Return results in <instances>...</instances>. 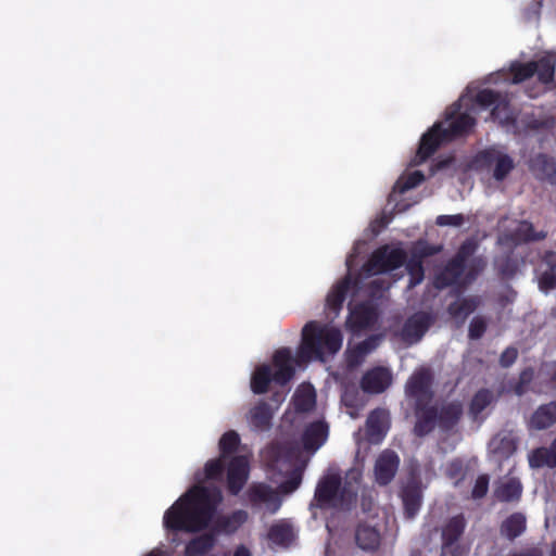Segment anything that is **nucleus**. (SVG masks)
<instances>
[{
    "instance_id": "423d86ee",
    "label": "nucleus",
    "mask_w": 556,
    "mask_h": 556,
    "mask_svg": "<svg viewBox=\"0 0 556 556\" xmlns=\"http://www.w3.org/2000/svg\"><path fill=\"white\" fill-rule=\"evenodd\" d=\"M544 375L547 377V382L551 387L556 386V361L545 362L541 367ZM556 424V401L548 402L540 405L531 415L528 428L530 430H545Z\"/></svg>"
},
{
    "instance_id": "8fccbe9b",
    "label": "nucleus",
    "mask_w": 556,
    "mask_h": 556,
    "mask_svg": "<svg viewBox=\"0 0 556 556\" xmlns=\"http://www.w3.org/2000/svg\"><path fill=\"white\" fill-rule=\"evenodd\" d=\"M301 482H302V469L295 468L291 472L290 477L280 483L279 489L283 493H287V494L292 493L300 486Z\"/></svg>"
},
{
    "instance_id": "e2e57ef3",
    "label": "nucleus",
    "mask_w": 556,
    "mask_h": 556,
    "mask_svg": "<svg viewBox=\"0 0 556 556\" xmlns=\"http://www.w3.org/2000/svg\"><path fill=\"white\" fill-rule=\"evenodd\" d=\"M233 556H251V553L245 546L240 545L236 548Z\"/></svg>"
},
{
    "instance_id": "7c9ffc66",
    "label": "nucleus",
    "mask_w": 556,
    "mask_h": 556,
    "mask_svg": "<svg viewBox=\"0 0 556 556\" xmlns=\"http://www.w3.org/2000/svg\"><path fill=\"white\" fill-rule=\"evenodd\" d=\"M268 539L280 546H289L295 539L293 527L286 520H280L270 526Z\"/></svg>"
},
{
    "instance_id": "338daca9",
    "label": "nucleus",
    "mask_w": 556,
    "mask_h": 556,
    "mask_svg": "<svg viewBox=\"0 0 556 556\" xmlns=\"http://www.w3.org/2000/svg\"><path fill=\"white\" fill-rule=\"evenodd\" d=\"M549 556H556V542L552 546L551 555Z\"/></svg>"
},
{
    "instance_id": "a19ab883",
    "label": "nucleus",
    "mask_w": 556,
    "mask_h": 556,
    "mask_svg": "<svg viewBox=\"0 0 556 556\" xmlns=\"http://www.w3.org/2000/svg\"><path fill=\"white\" fill-rule=\"evenodd\" d=\"M316 393L313 388L300 389L294 394V407L296 412L307 413L315 407Z\"/></svg>"
},
{
    "instance_id": "cd10ccee",
    "label": "nucleus",
    "mask_w": 556,
    "mask_h": 556,
    "mask_svg": "<svg viewBox=\"0 0 556 556\" xmlns=\"http://www.w3.org/2000/svg\"><path fill=\"white\" fill-rule=\"evenodd\" d=\"M532 63L536 66L535 75L541 84L549 85L555 81L556 53L547 52Z\"/></svg>"
},
{
    "instance_id": "f257e3e1",
    "label": "nucleus",
    "mask_w": 556,
    "mask_h": 556,
    "mask_svg": "<svg viewBox=\"0 0 556 556\" xmlns=\"http://www.w3.org/2000/svg\"><path fill=\"white\" fill-rule=\"evenodd\" d=\"M222 491L216 486L195 484L185 492L165 513L163 525L167 531L200 533L210 528L217 534H233L247 522L249 515L237 509L215 517Z\"/></svg>"
},
{
    "instance_id": "b1692460",
    "label": "nucleus",
    "mask_w": 556,
    "mask_h": 556,
    "mask_svg": "<svg viewBox=\"0 0 556 556\" xmlns=\"http://www.w3.org/2000/svg\"><path fill=\"white\" fill-rule=\"evenodd\" d=\"M217 543V536L210 530L190 539L184 548V556H206Z\"/></svg>"
},
{
    "instance_id": "79ce46f5",
    "label": "nucleus",
    "mask_w": 556,
    "mask_h": 556,
    "mask_svg": "<svg viewBox=\"0 0 556 556\" xmlns=\"http://www.w3.org/2000/svg\"><path fill=\"white\" fill-rule=\"evenodd\" d=\"M494 266L498 276L503 279L513 278L518 271V262L511 255H503L496 257L494 261Z\"/></svg>"
},
{
    "instance_id": "6e6d98bb",
    "label": "nucleus",
    "mask_w": 556,
    "mask_h": 556,
    "mask_svg": "<svg viewBox=\"0 0 556 556\" xmlns=\"http://www.w3.org/2000/svg\"><path fill=\"white\" fill-rule=\"evenodd\" d=\"M465 217L463 214L455 215H439L437 217L435 224L438 226H453L459 227L464 224Z\"/></svg>"
},
{
    "instance_id": "c85d7f7f",
    "label": "nucleus",
    "mask_w": 556,
    "mask_h": 556,
    "mask_svg": "<svg viewBox=\"0 0 556 556\" xmlns=\"http://www.w3.org/2000/svg\"><path fill=\"white\" fill-rule=\"evenodd\" d=\"M368 435L374 439H381L389 428V413L384 408H375L370 412L367 421Z\"/></svg>"
},
{
    "instance_id": "0eeeda50",
    "label": "nucleus",
    "mask_w": 556,
    "mask_h": 556,
    "mask_svg": "<svg viewBox=\"0 0 556 556\" xmlns=\"http://www.w3.org/2000/svg\"><path fill=\"white\" fill-rule=\"evenodd\" d=\"M432 376L428 369L415 371L406 382L405 393L408 397L415 400V417L418 416L420 408L425 409L431 405L433 399Z\"/></svg>"
},
{
    "instance_id": "a18cd8bd",
    "label": "nucleus",
    "mask_w": 556,
    "mask_h": 556,
    "mask_svg": "<svg viewBox=\"0 0 556 556\" xmlns=\"http://www.w3.org/2000/svg\"><path fill=\"white\" fill-rule=\"evenodd\" d=\"M534 378V369L527 367L519 374L517 382L513 387V391L516 395L522 396L529 390L530 383Z\"/></svg>"
},
{
    "instance_id": "72a5a7b5",
    "label": "nucleus",
    "mask_w": 556,
    "mask_h": 556,
    "mask_svg": "<svg viewBox=\"0 0 556 556\" xmlns=\"http://www.w3.org/2000/svg\"><path fill=\"white\" fill-rule=\"evenodd\" d=\"M495 401L492 390L488 388L479 389L469 403V415L477 420L481 413Z\"/></svg>"
},
{
    "instance_id": "dca6fc26",
    "label": "nucleus",
    "mask_w": 556,
    "mask_h": 556,
    "mask_svg": "<svg viewBox=\"0 0 556 556\" xmlns=\"http://www.w3.org/2000/svg\"><path fill=\"white\" fill-rule=\"evenodd\" d=\"M400 466V457L392 450L381 452L375 463V479L379 485H388L395 477Z\"/></svg>"
},
{
    "instance_id": "f3484780",
    "label": "nucleus",
    "mask_w": 556,
    "mask_h": 556,
    "mask_svg": "<svg viewBox=\"0 0 556 556\" xmlns=\"http://www.w3.org/2000/svg\"><path fill=\"white\" fill-rule=\"evenodd\" d=\"M274 382L286 386L295 374L294 359L289 348H280L273 355Z\"/></svg>"
},
{
    "instance_id": "2eb2a0df",
    "label": "nucleus",
    "mask_w": 556,
    "mask_h": 556,
    "mask_svg": "<svg viewBox=\"0 0 556 556\" xmlns=\"http://www.w3.org/2000/svg\"><path fill=\"white\" fill-rule=\"evenodd\" d=\"M443 142H450L444 135L441 123H435L422 136L416 153V163L420 164L429 159Z\"/></svg>"
},
{
    "instance_id": "aec40b11",
    "label": "nucleus",
    "mask_w": 556,
    "mask_h": 556,
    "mask_svg": "<svg viewBox=\"0 0 556 556\" xmlns=\"http://www.w3.org/2000/svg\"><path fill=\"white\" fill-rule=\"evenodd\" d=\"M523 486L516 477L498 480L493 490V497L500 503L517 504L520 502Z\"/></svg>"
},
{
    "instance_id": "bf43d9fd",
    "label": "nucleus",
    "mask_w": 556,
    "mask_h": 556,
    "mask_svg": "<svg viewBox=\"0 0 556 556\" xmlns=\"http://www.w3.org/2000/svg\"><path fill=\"white\" fill-rule=\"evenodd\" d=\"M464 471L463 462L458 458L451 460L446 467V475L451 479H462Z\"/></svg>"
},
{
    "instance_id": "412c9836",
    "label": "nucleus",
    "mask_w": 556,
    "mask_h": 556,
    "mask_svg": "<svg viewBox=\"0 0 556 556\" xmlns=\"http://www.w3.org/2000/svg\"><path fill=\"white\" fill-rule=\"evenodd\" d=\"M467 526L463 514L451 517L442 527V554L451 552L452 547L459 541Z\"/></svg>"
},
{
    "instance_id": "5fc2aeb1",
    "label": "nucleus",
    "mask_w": 556,
    "mask_h": 556,
    "mask_svg": "<svg viewBox=\"0 0 556 556\" xmlns=\"http://www.w3.org/2000/svg\"><path fill=\"white\" fill-rule=\"evenodd\" d=\"M407 270L414 278L417 277L416 282H419L424 278L422 260L419 258V256H415V253H413L407 263Z\"/></svg>"
},
{
    "instance_id": "c03bdc74",
    "label": "nucleus",
    "mask_w": 556,
    "mask_h": 556,
    "mask_svg": "<svg viewBox=\"0 0 556 556\" xmlns=\"http://www.w3.org/2000/svg\"><path fill=\"white\" fill-rule=\"evenodd\" d=\"M225 460L226 458L220 455L217 458L208 460L204 467L205 478L207 480L220 481L226 469Z\"/></svg>"
},
{
    "instance_id": "864d4df0",
    "label": "nucleus",
    "mask_w": 556,
    "mask_h": 556,
    "mask_svg": "<svg viewBox=\"0 0 556 556\" xmlns=\"http://www.w3.org/2000/svg\"><path fill=\"white\" fill-rule=\"evenodd\" d=\"M539 287L543 291L556 288V273L554 268L544 271L539 279Z\"/></svg>"
},
{
    "instance_id": "603ef678",
    "label": "nucleus",
    "mask_w": 556,
    "mask_h": 556,
    "mask_svg": "<svg viewBox=\"0 0 556 556\" xmlns=\"http://www.w3.org/2000/svg\"><path fill=\"white\" fill-rule=\"evenodd\" d=\"M489 482H490V478L488 475L483 473V475L478 476V478L476 479L475 485L472 488V491H471L472 498H475V500L483 498L489 491Z\"/></svg>"
},
{
    "instance_id": "37998d69",
    "label": "nucleus",
    "mask_w": 556,
    "mask_h": 556,
    "mask_svg": "<svg viewBox=\"0 0 556 556\" xmlns=\"http://www.w3.org/2000/svg\"><path fill=\"white\" fill-rule=\"evenodd\" d=\"M239 445L240 437L235 430L225 432L218 443L220 456L227 458L238 450Z\"/></svg>"
},
{
    "instance_id": "0e129e2a",
    "label": "nucleus",
    "mask_w": 556,
    "mask_h": 556,
    "mask_svg": "<svg viewBox=\"0 0 556 556\" xmlns=\"http://www.w3.org/2000/svg\"><path fill=\"white\" fill-rule=\"evenodd\" d=\"M451 163V160L450 159H446V160H443V161H439L438 163L434 164V170H440L442 168H445L450 165Z\"/></svg>"
},
{
    "instance_id": "a878e982",
    "label": "nucleus",
    "mask_w": 556,
    "mask_h": 556,
    "mask_svg": "<svg viewBox=\"0 0 556 556\" xmlns=\"http://www.w3.org/2000/svg\"><path fill=\"white\" fill-rule=\"evenodd\" d=\"M527 530V517L521 511H515L506 517L500 525V533L506 540L513 542Z\"/></svg>"
},
{
    "instance_id": "f03ea898",
    "label": "nucleus",
    "mask_w": 556,
    "mask_h": 556,
    "mask_svg": "<svg viewBox=\"0 0 556 556\" xmlns=\"http://www.w3.org/2000/svg\"><path fill=\"white\" fill-rule=\"evenodd\" d=\"M343 337L339 329L311 320L302 329L298 356L301 361H324L325 355H334L342 346Z\"/></svg>"
},
{
    "instance_id": "4d7b16f0",
    "label": "nucleus",
    "mask_w": 556,
    "mask_h": 556,
    "mask_svg": "<svg viewBox=\"0 0 556 556\" xmlns=\"http://www.w3.org/2000/svg\"><path fill=\"white\" fill-rule=\"evenodd\" d=\"M518 358V350L515 346L506 348L500 356V365L503 368L510 367Z\"/></svg>"
},
{
    "instance_id": "c9c22d12",
    "label": "nucleus",
    "mask_w": 556,
    "mask_h": 556,
    "mask_svg": "<svg viewBox=\"0 0 556 556\" xmlns=\"http://www.w3.org/2000/svg\"><path fill=\"white\" fill-rule=\"evenodd\" d=\"M352 281L350 276L338 282L327 295V306L334 312L341 309L343 302L351 288Z\"/></svg>"
},
{
    "instance_id": "7ed1b4c3",
    "label": "nucleus",
    "mask_w": 556,
    "mask_h": 556,
    "mask_svg": "<svg viewBox=\"0 0 556 556\" xmlns=\"http://www.w3.org/2000/svg\"><path fill=\"white\" fill-rule=\"evenodd\" d=\"M464 405L460 401L454 400L443 403L440 407L431 404L425 409L420 408L414 425V434L424 438L430 434L438 426L441 431H452L462 420Z\"/></svg>"
},
{
    "instance_id": "3c124183",
    "label": "nucleus",
    "mask_w": 556,
    "mask_h": 556,
    "mask_svg": "<svg viewBox=\"0 0 556 556\" xmlns=\"http://www.w3.org/2000/svg\"><path fill=\"white\" fill-rule=\"evenodd\" d=\"M485 331H486L485 320L480 316L473 317L469 324L468 337L471 340H478V339L482 338V336L484 334Z\"/></svg>"
},
{
    "instance_id": "9d476101",
    "label": "nucleus",
    "mask_w": 556,
    "mask_h": 556,
    "mask_svg": "<svg viewBox=\"0 0 556 556\" xmlns=\"http://www.w3.org/2000/svg\"><path fill=\"white\" fill-rule=\"evenodd\" d=\"M460 104L456 102L445 112V119L450 124L443 129L448 141L468 136L476 125V118L467 112L460 113Z\"/></svg>"
},
{
    "instance_id": "09e8293b",
    "label": "nucleus",
    "mask_w": 556,
    "mask_h": 556,
    "mask_svg": "<svg viewBox=\"0 0 556 556\" xmlns=\"http://www.w3.org/2000/svg\"><path fill=\"white\" fill-rule=\"evenodd\" d=\"M501 100V94L492 89H482L475 98L476 103L483 108L496 105Z\"/></svg>"
},
{
    "instance_id": "4c0bfd02",
    "label": "nucleus",
    "mask_w": 556,
    "mask_h": 556,
    "mask_svg": "<svg viewBox=\"0 0 556 556\" xmlns=\"http://www.w3.org/2000/svg\"><path fill=\"white\" fill-rule=\"evenodd\" d=\"M534 63L532 61L522 63L513 61L509 65V74L511 75L510 83L514 85L521 84L535 75Z\"/></svg>"
},
{
    "instance_id": "58836bf2",
    "label": "nucleus",
    "mask_w": 556,
    "mask_h": 556,
    "mask_svg": "<svg viewBox=\"0 0 556 556\" xmlns=\"http://www.w3.org/2000/svg\"><path fill=\"white\" fill-rule=\"evenodd\" d=\"M425 180V175L420 170H414L407 175H402L393 186V192L403 194L406 191L416 188Z\"/></svg>"
},
{
    "instance_id": "6e6552de",
    "label": "nucleus",
    "mask_w": 556,
    "mask_h": 556,
    "mask_svg": "<svg viewBox=\"0 0 556 556\" xmlns=\"http://www.w3.org/2000/svg\"><path fill=\"white\" fill-rule=\"evenodd\" d=\"M472 164L477 169H485L494 165L493 178L497 181H503L515 168L514 160L495 148L479 151Z\"/></svg>"
},
{
    "instance_id": "473e14b6",
    "label": "nucleus",
    "mask_w": 556,
    "mask_h": 556,
    "mask_svg": "<svg viewBox=\"0 0 556 556\" xmlns=\"http://www.w3.org/2000/svg\"><path fill=\"white\" fill-rule=\"evenodd\" d=\"M478 301L476 298H463L450 303L447 306V313L453 319L463 324L467 317L476 311Z\"/></svg>"
},
{
    "instance_id": "5701e85b",
    "label": "nucleus",
    "mask_w": 556,
    "mask_h": 556,
    "mask_svg": "<svg viewBox=\"0 0 556 556\" xmlns=\"http://www.w3.org/2000/svg\"><path fill=\"white\" fill-rule=\"evenodd\" d=\"M327 435L328 425L321 420L313 421L302 433V445L305 451L316 452L325 443Z\"/></svg>"
},
{
    "instance_id": "f8f14e48",
    "label": "nucleus",
    "mask_w": 556,
    "mask_h": 556,
    "mask_svg": "<svg viewBox=\"0 0 556 556\" xmlns=\"http://www.w3.org/2000/svg\"><path fill=\"white\" fill-rule=\"evenodd\" d=\"M247 498L252 507L264 505L270 514L281 507L279 493L265 482H253L247 490Z\"/></svg>"
},
{
    "instance_id": "39448f33",
    "label": "nucleus",
    "mask_w": 556,
    "mask_h": 556,
    "mask_svg": "<svg viewBox=\"0 0 556 556\" xmlns=\"http://www.w3.org/2000/svg\"><path fill=\"white\" fill-rule=\"evenodd\" d=\"M406 257L404 250L383 245L372 252L368 261L362 266V271L367 277L392 271L403 266Z\"/></svg>"
},
{
    "instance_id": "1a4fd4ad",
    "label": "nucleus",
    "mask_w": 556,
    "mask_h": 556,
    "mask_svg": "<svg viewBox=\"0 0 556 556\" xmlns=\"http://www.w3.org/2000/svg\"><path fill=\"white\" fill-rule=\"evenodd\" d=\"M382 532L378 525L367 520L358 521L353 529V543L357 549L367 555L379 552L382 545Z\"/></svg>"
},
{
    "instance_id": "052dcab7",
    "label": "nucleus",
    "mask_w": 556,
    "mask_h": 556,
    "mask_svg": "<svg viewBox=\"0 0 556 556\" xmlns=\"http://www.w3.org/2000/svg\"><path fill=\"white\" fill-rule=\"evenodd\" d=\"M375 340L372 338L365 339L359 342L352 351V355L362 357L375 349Z\"/></svg>"
},
{
    "instance_id": "bb28decb",
    "label": "nucleus",
    "mask_w": 556,
    "mask_h": 556,
    "mask_svg": "<svg viewBox=\"0 0 556 556\" xmlns=\"http://www.w3.org/2000/svg\"><path fill=\"white\" fill-rule=\"evenodd\" d=\"M547 237L546 231H536L529 220H520L516 228L510 232L509 239L515 244L542 241Z\"/></svg>"
},
{
    "instance_id": "13d9d810",
    "label": "nucleus",
    "mask_w": 556,
    "mask_h": 556,
    "mask_svg": "<svg viewBox=\"0 0 556 556\" xmlns=\"http://www.w3.org/2000/svg\"><path fill=\"white\" fill-rule=\"evenodd\" d=\"M440 251V248L429 245L426 242H419L415 245L413 253H415V256H419V258L424 260L425 257L434 255Z\"/></svg>"
},
{
    "instance_id": "680f3d73",
    "label": "nucleus",
    "mask_w": 556,
    "mask_h": 556,
    "mask_svg": "<svg viewBox=\"0 0 556 556\" xmlns=\"http://www.w3.org/2000/svg\"><path fill=\"white\" fill-rule=\"evenodd\" d=\"M551 456L552 468L556 467V438L552 441L549 447H547Z\"/></svg>"
},
{
    "instance_id": "c756f323",
    "label": "nucleus",
    "mask_w": 556,
    "mask_h": 556,
    "mask_svg": "<svg viewBox=\"0 0 556 556\" xmlns=\"http://www.w3.org/2000/svg\"><path fill=\"white\" fill-rule=\"evenodd\" d=\"M421 490L417 483H408L402 490V501L407 518H414L421 506Z\"/></svg>"
},
{
    "instance_id": "a211bd4d",
    "label": "nucleus",
    "mask_w": 556,
    "mask_h": 556,
    "mask_svg": "<svg viewBox=\"0 0 556 556\" xmlns=\"http://www.w3.org/2000/svg\"><path fill=\"white\" fill-rule=\"evenodd\" d=\"M392 383V374L388 368L375 367L367 370L361 379V388L365 393L380 394Z\"/></svg>"
},
{
    "instance_id": "49530a36",
    "label": "nucleus",
    "mask_w": 556,
    "mask_h": 556,
    "mask_svg": "<svg viewBox=\"0 0 556 556\" xmlns=\"http://www.w3.org/2000/svg\"><path fill=\"white\" fill-rule=\"evenodd\" d=\"M476 250L477 243L471 239H467L460 244L453 258L466 266V262L475 254Z\"/></svg>"
},
{
    "instance_id": "69168bd1",
    "label": "nucleus",
    "mask_w": 556,
    "mask_h": 556,
    "mask_svg": "<svg viewBox=\"0 0 556 556\" xmlns=\"http://www.w3.org/2000/svg\"><path fill=\"white\" fill-rule=\"evenodd\" d=\"M144 556H164V552L159 548H155V549H152L151 552H149Z\"/></svg>"
},
{
    "instance_id": "e433bc0d",
    "label": "nucleus",
    "mask_w": 556,
    "mask_h": 556,
    "mask_svg": "<svg viewBox=\"0 0 556 556\" xmlns=\"http://www.w3.org/2000/svg\"><path fill=\"white\" fill-rule=\"evenodd\" d=\"M518 440L511 432L498 433L492 440L493 450L503 457H510L517 450Z\"/></svg>"
},
{
    "instance_id": "4be33fe9",
    "label": "nucleus",
    "mask_w": 556,
    "mask_h": 556,
    "mask_svg": "<svg viewBox=\"0 0 556 556\" xmlns=\"http://www.w3.org/2000/svg\"><path fill=\"white\" fill-rule=\"evenodd\" d=\"M466 266L455 261L453 257L445 264L443 269L434 276L433 285L442 290L451 286L462 287L463 275Z\"/></svg>"
},
{
    "instance_id": "ddd939ff",
    "label": "nucleus",
    "mask_w": 556,
    "mask_h": 556,
    "mask_svg": "<svg viewBox=\"0 0 556 556\" xmlns=\"http://www.w3.org/2000/svg\"><path fill=\"white\" fill-rule=\"evenodd\" d=\"M271 401L275 403V407L266 401L261 400L249 410L247 419L253 430L265 431L270 428L274 412L283 401V396L276 392L273 394Z\"/></svg>"
},
{
    "instance_id": "f704fd0d",
    "label": "nucleus",
    "mask_w": 556,
    "mask_h": 556,
    "mask_svg": "<svg viewBox=\"0 0 556 556\" xmlns=\"http://www.w3.org/2000/svg\"><path fill=\"white\" fill-rule=\"evenodd\" d=\"M491 116L503 127H516L517 115L507 100H501L491 111Z\"/></svg>"
},
{
    "instance_id": "ea45409f",
    "label": "nucleus",
    "mask_w": 556,
    "mask_h": 556,
    "mask_svg": "<svg viewBox=\"0 0 556 556\" xmlns=\"http://www.w3.org/2000/svg\"><path fill=\"white\" fill-rule=\"evenodd\" d=\"M486 267V262L482 256L471 257L468 262H466V269L464 273L462 287H467L472 283L478 276L484 270Z\"/></svg>"
},
{
    "instance_id": "de8ad7c7",
    "label": "nucleus",
    "mask_w": 556,
    "mask_h": 556,
    "mask_svg": "<svg viewBox=\"0 0 556 556\" xmlns=\"http://www.w3.org/2000/svg\"><path fill=\"white\" fill-rule=\"evenodd\" d=\"M529 464L533 468H540L544 466L552 468L551 456L548 454L547 447L535 448L530 455Z\"/></svg>"
},
{
    "instance_id": "20e7f679",
    "label": "nucleus",
    "mask_w": 556,
    "mask_h": 556,
    "mask_svg": "<svg viewBox=\"0 0 556 556\" xmlns=\"http://www.w3.org/2000/svg\"><path fill=\"white\" fill-rule=\"evenodd\" d=\"M356 493L342 486L341 476L329 473L321 477L314 493L315 506L320 509L339 508L352 503Z\"/></svg>"
},
{
    "instance_id": "4468645a",
    "label": "nucleus",
    "mask_w": 556,
    "mask_h": 556,
    "mask_svg": "<svg viewBox=\"0 0 556 556\" xmlns=\"http://www.w3.org/2000/svg\"><path fill=\"white\" fill-rule=\"evenodd\" d=\"M432 324V318L428 313L419 312L409 316L403 324L400 337L407 344L418 343Z\"/></svg>"
},
{
    "instance_id": "393cba45",
    "label": "nucleus",
    "mask_w": 556,
    "mask_h": 556,
    "mask_svg": "<svg viewBox=\"0 0 556 556\" xmlns=\"http://www.w3.org/2000/svg\"><path fill=\"white\" fill-rule=\"evenodd\" d=\"M530 170L540 179L556 182V162L553 157L540 153L530 161Z\"/></svg>"
},
{
    "instance_id": "9b49d317",
    "label": "nucleus",
    "mask_w": 556,
    "mask_h": 556,
    "mask_svg": "<svg viewBox=\"0 0 556 556\" xmlns=\"http://www.w3.org/2000/svg\"><path fill=\"white\" fill-rule=\"evenodd\" d=\"M250 477V462L244 455L232 456L226 467L227 490L231 495H238Z\"/></svg>"
},
{
    "instance_id": "2f4dec72",
    "label": "nucleus",
    "mask_w": 556,
    "mask_h": 556,
    "mask_svg": "<svg viewBox=\"0 0 556 556\" xmlns=\"http://www.w3.org/2000/svg\"><path fill=\"white\" fill-rule=\"evenodd\" d=\"M274 381V372L267 364L257 366L251 377V390L254 394H264Z\"/></svg>"
},
{
    "instance_id": "6ab92c4d",
    "label": "nucleus",
    "mask_w": 556,
    "mask_h": 556,
    "mask_svg": "<svg viewBox=\"0 0 556 556\" xmlns=\"http://www.w3.org/2000/svg\"><path fill=\"white\" fill-rule=\"evenodd\" d=\"M377 318V308L369 302H363L351 309L348 325L353 331H361L371 328Z\"/></svg>"
}]
</instances>
